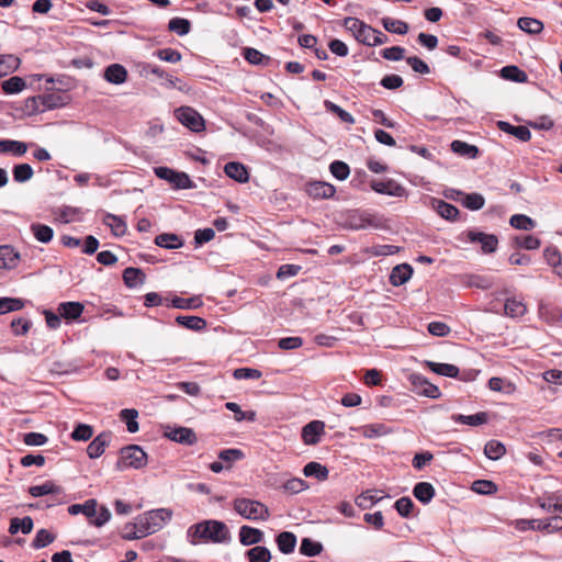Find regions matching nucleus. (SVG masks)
<instances>
[{
    "label": "nucleus",
    "mask_w": 562,
    "mask_h": 562,
    "mask_svg": "<svg viewBox=\"0 0 562 562\" xmlns=\"http://www.w3.org/2000/svg\"><path fill=\"white\" fill-rule=\"evenodd\" d=\"M190 543L196 544L200 540L223 543L231 540L227 526L220 520H204L192 525L187 532Z\"/></svg>",
    "instance_id": "1"
},
{
    "label": "nucleus",
    "mask_w": 562,
    "mask_h": 562,
    "mask_svg": "<svg viewBox=\"0 0 562 562\" xmlns=\"http://www.w3.org/2000/svg\"><path fill=\"white\" fill-rule=\"evenodd\" d=\"M173 510L168 507L155 508L136 517V526L140 536H150L160 531L167 524L171 521Z\"/></svg>",
    "instance_id": "2"
},
{
    "label": "nucleus",
    "mask_w": 562,
    "mask_h": 562,
    "mask_svg": "<svg viewBox=\"0 0 562 562\" xmlns=\"http://www.w3.org/2000/svg\"><path fill=\"white\" fill-rule=\"evenodd\" d=\"M344 26L363 45L379 46L387 42V36L384 33L366 24L358 18H345Z\"/></svg>",
    "instance_id": "3"
},
{
    "label": "nucleus",
    "mask_w": 562,
    "mask_h": 562,
    "mask_svg": "<svg viewBox=\"0 0 562 562\" xmlns=\"http://www.w3.org/2000/svg\"><path fill=\"white\" fill-rule=\"evenodd\" d=\"M233 509L243 518L252 521H266L270 517L268 506L259 501L237 497L233 501Z\"/></svg>",
    "instance_id": "4"
},
{
    "label": "nucleus",
    "mask_w": 562,
    "mask_h": 562,
    "mask_svg": "<svg viewBox=\"0 0 562 562\" xmlns=\"http://www.w3.org/2000/svg\"><path fill=\"white\" fill-rule=\"evenodd\" d=\"M342 226L351 231H361L370 227L379 228L382 226V221L369 211L350 210L344 216Z\"/></svg>",
    "instance_id": "5"
},
{
    "label": "nucleus",
    "mask_w": 562,
    "mask_h": 562,
    "mask_svg": "<svg viewBox=\"0 0 562 562\" xmlns=\"http://www.w3.org/2000/svg\"><path fill=\"white\" fill-rule=\"evenodd\" d=\"M147 464V453L137 445L123 447L120 450V457L115 468L120 471L126 469L139 470Z\"/></svg>",
    "instance_id": "6"
},
{
    "label": "nucleus",
    "mask_w": 562,
    "mask_h": 562,
    "mask_svg": "<svg viewBox=\"0 0 562 562\" xmlns=\"http://www.w3.org/2000/svg\"><path fill=\"white\" fill-rule=\"evenodd\" d=\"M409 382L412 384L413 392H415L417 395L426 396L429 398H439L441 396L439 387L430 383L427 378L420 373L411 374Z\"/></svg>",
    "instance_id": "7"
},
{
    "label": "nucleus",
    "mask_w": 562,
    "mask_h": 562,
    "mask_svg": "<svg viewBox=\"0 0 562 562\" xmlns=\"http://www.w3.org/2000/svg\"><path fill=\"white\" fill-rule=\"evenodd\" d=\"M179 122L192 132H201L204 130L203 117L190 106H181L176 111Z\"/></svg>",
    "instance_id": "8"
},
{
    "label": "nucleus",
    "mask_w": 562,
    "mask_h": 562,
    "mask_svg": "<svg viewBox=\"0 0 562 562\" xmlns=\"http://www.w3.org/2000/svg\"><path fill=\"white\" fill-rule=\"evenodd\" d=\"M370 187L374 192L380 194L396 198H402L406 195V189L393 179H387L384 181L372 180Z\"/></svg>",
    "instance_id": "9"
},
{
    "label": "nucleus",
    "mask_w": 562,
    "mask_h": 562,
    "mask_svg": "<svg viewBox=\"0 0 562 562\" xmlns=\"http://www.w3.org/2000/svg\"><path fill=\"white\" fill-rule=\"evenodd\" d=\"M467 235L469 241L481 244V249L484 254H492L496 251L498 238L495 235L475 231H469Z\"/></svg>",
    "instance_id": "10"
},
{
    "label": "nucleus",
    "mask_w": 562,
    "mask_h": 562,
    "mask_svg": "<svg viewBox=\"0 0 562 562\" xmlns=\"http://www.w3.org/2000/svg\"><path fill=\"white\" fill-rule=\"evenodd\" d=\"M325 424L322 420H312L302 428V440L305 445L314 446L321 441Z\"/></svg>",
    "instance_id": "11"
},
{
    "label": "nucleus",
    "mask_w": 562,
    "mask_h": 562,
    "mask_svg": "<svg viewBox=\"0 0 562 562\" xmlns=\"http://www.w3.org/2000/svg\"><path fill=\"white\" fill-rule=\"evenodd\" d=\"M305 190L308 196L313 199H329L336 192L333 184L323 181L308 182Z\"/></svg>",
    "instance_id": "12"
},
{
    "label": "nucleus",
    "mask_w": 562,
    "mask_h": 562,
    "mask_svg": "<svg viewBox=\"0 0 562 562\" xmlns=\"http://www.w3.org/2000/svg\"><path fill=\"white\" fill-rule=\"evenodd\" d=\"M166 436L178 443L193 446L198 441V437L193 429L188 427H176L166 432Z\"/></svg>",
    "instance_id": "13"
},
{
    "label": "nucleus",
    "mask_w": 562,
    "mask_h": 562,
    "mask_svg": "<svg viewBox=\"0 0 562 562\" xmlns=\"http://www.w3.org/2000/svg\"><path fill=\"white\" fill-rule=\"evenodd\" d=\"M431 207L440 215L442 218L447 221L454 222L458 220L460 214L457 206L450 204L443 200L431 198L430 200Z\"/></svg>",
    "instance_id": "14"
},
{
    "label": "nucleus",
    "mask_w": 562,
    "mask_h": 562,
    "mask_svg": "<svg viewBox=\"0 0 562 562\" xmlns=\"http://www.w3.org/2000/svg\"><path fill=\"white\" fill-rule=\"evenodd\" d=\"M34 101L38 102L43 106V110H50L67 104L69 97L66 93L52 92L38 95L36 99H34Z\"/></svg>",
    "instance_id": "15"
},
{
    "label": "nucleus",
    "mask_w": 562,
    "mask_h": 562,
    "mask_svg": "<svg viewBox=\"0 0 562 562\" xmlns=\"http://www.w3.org/2000/svg\"><path fill=\"white\" fill-rule=\"evenodd\" d=\"M239 542L245 546L258 544L263 541V532L255 527L244 525L239 528L238 532Z\"/></svg>",
    "instance_id": "16"
},
{
    "label": "nucleus",
    "mask_w": 562,
    "mask_h": 562,
    "mask_svg": "<svg viewBox=\"0 0 562 562\" xmlns=\"http://www.w3.org/2000/svg\"><path fill=\"white\" fill-rule=\"evenodd\" d=\"M35 146L34 144H26L24 142L14 139H1L0 140V154H10L14 157L23 156L30 147Z\"/></svg>",
    "instance_id": "17"
},
{
    "label": "nucleus",
    "mask_w": 562,
    "mask_h": 562,
    "mask_svg": "<svg viewBox=\"0 0 562 562\" xmlns=\"http://www.w3.org/2000/svg\"><path fill=\"white\" fill-rule=\"evenodd\" d=\"M413 276V268L408 263L395 266L390 273L389 281L393 286H400L406 283Z\"/></svg>",
    "instance_id": "18"
},
{
    "label": "nucleus",
    "mask_w": 562,
    "mask_h": 562,
    "mask_svg": "<svg viewBox=\"0 0 562 562\" xmlns=\"http://www.w3.org/2000/svg\"><path fill=\"white\" fill-rule=\"evenodd\" d=\"M19 261L20 254L12 246H0V269H14L18 267Z\"/></svg>",
    "instance_id": "19"
},
{
    "label": "nucleus",
    "mask_w": 562,
    "mask_h": 562,
    "mask_svg": "<svg viewBox=\"0 0 562 562\" xmlns=\"http://www.w3.org/2000/svg\"><path fill=\"white\" fill-rule=\"evenodd\" d=\"M497 126L502 132L513 135L521 142H528L531 138V133L525 125H512L508 122L498 121Z\"/></svg>",
    "instance_id": "20"
},
{
    "label": "nucleus",
    "mask_w": 562,
    "mask_h": 562,
    "mask_svg": "<svg viewBox=\"0 0 562 562\" xmlns=\"http://www.w3.org/2000/svg\"><path fill=\"white\" fill-rule=\"evenodd\" d=\"M224 171L227 177L239 182L246 183L249 180V172L245 165L237 161H229L225 165Z\"/></svg>",
    "instance_id": "21"
},
{
    "label": "nucleus",
    "mask_w": 562,
    "mask_h": 562,
    "mask_svg": "<svg viewBox=\"0 0 562 562\" xmlns=\"http://www.w3.org/2000/svg\"><path fill=\"white\" fill-rule=\"evenodd\" d=\"M451 419L457 424L475 427L488 422V413L479 412L474 415L452 414Z\"/></svg>",
    "instance_id": "22"
},
{
    "label": "nucleus",
    "mask_w": 562,
    "mask_h": 562,
    "mask_svg": "<svg viewBox=\"0 0 562 562\" xmlns=\"http://www.w3.org/2000/svg\"><path fill=\"white\" fill-rule=\"evenodd\" d=\"M176 323L187 329L193 331H202L206 328V321L195 315H179L176 317Z\"/></svg>",
    "instance_id": "23"
},
{
    "label": "nucleus",
    "mask_w": 562,
    "mask_h": 562,
    "mask_svg": "<svg viewBox=\"0 0 562 562\" xmlns=\"http://www.w3.org/2000/svg\"><path fill=\"white\" fill-rule=\"evenodd\" d=\"M296 536L291 531H282L276 537L278 549L283 554H290L296 546Z\"/></svg>",
    "instance_id": "24"
},
{
    "label": "nucleus",
    "mask_w": 562,
    "mask_h": 562,
    "mask_svg": "<svg viewBox=\"0 0 562 562\" xmlns=\"http://www.w3.org/2000/svg\"><path fill=\"white\" fill-rule=\"evenodd\" d=\"M435 494V487L428 482H418L413 488V495L425 505L431 502Z\"/></svg>",
    "instance_id": "25"
},
{
    "label": "nucleus",
    "mask_w": 562,
    "mask_h": 562,
    "mask_svg": "<svg viewBox=\"0 0 562 562\" xmlns=\"http://www.w3.org/2000/svg\"><path fill=\"white\" fill-rule=\"evenodd\" d=\"M452 192L457 193L458 195H462L463 196L461 200L462 205L471 211H479L485 204V199L480 193H476V192L463 193L461 191H456V190H452Z\"/></svg>",
    "instance_id": "26"
},
{
    "label": "nucleus",
    "mask_w": 562,
    "mask_h": 562,
    "mask_svg": "<svg viewBox=\"0 0 562 562\" xmlns=\"http://www.w3.org/2000/svg\"><path fill=\"white\" fill-rule=\"evenodd\" d=\"M97 506H98L97 501L93 498H90V499L86 501L83 504L70 505L68 507V513L74 516L78 515V514H82L87 518H93L94 515L97 514Z\"/></svg>",
    "instance_id": "27"
},
{
    "label": "nucleus",
    "mask_w": 562,
    "mask_h": 562,
    "mask_svg": "<svg viewBox=\"0 0 562 562\" xmlns=\"http://www.w3.org/2000/svg\"><path fill=\"white\" fill-rule=\"evenodd\" d=\"M83 311V305L79 302H65L59 304L58 313L59 316L66 319H77Z\"/></svg>",
    "instance_id": "28"
},
{
    "label": "nucleus",
    "mask_w": 562,
    "mask_h": 562,
    "mask_svg": "<svg viewBox=\"0 0 562 562\" xmlns=\"http://www.w3.org/2000/svg\"><path fill=\"white\" fill-rule=\"evenodd\" d=\"M303 474L306 477H315L318 481H326L329 475L328 469L315 461H311L303 468Z\"/></svg>",
    "instance_id": "29"
},
{
    "label": "nucleus",
    "mask_w": 562,
    "mask_h": 562,
    "mask_svg": "<svg viewBox=\"0 0 562 562\" xmlns=\"http://www.w3.org/2000/svg\"><path fill=\"white\" fill-rule=\"evenodd\" d=\"M155 244L166 249H178L183 246V241L177 234L162 233L155 238Z\"/></svg>",
    "instance_id": "30"
},
{
    "label": "nucleus",
    "mask_w": 562,
    "mask_h": 562,
    "mask_svg": "<svg viewBox=\"0 0 562 562\" xmlns=\"http://www.w3.org/2000/svg\"><path fill=\"white\" fill-rule=\"evenodd\" d=\"M124 284L127 288H136L145 281V273L139 268L128 267L123 271Z\"/></svg>",
    "instance_id": "31"
},
{
    "label": "nucleus",
    "mask_w": 562,
    "mask_h": 562,
    "mask_svg": "<svg viewBox=\"0 0 562 562\" xmlns=\"http://www.w3.org/2000/svg\"><path fill=\"white\" fill-rule=\"evenodd\" d=\"M63 488L56 485L53 481H46L40 485H33L29 487V493L33 497H41L49 494H60Z\"/></svg>",
    "instance_id": "32"
},
{
    "label": "nucleus",
    "mask_w": 562,
    "mask_h": 562,
    "mask_svg": "<svg viewBox=\"0 0 562 562\" xmlns=\"http://www.w3.org/2000/svg\"><path fill=\"white\" fill-rule=\"evenodd\" d=\"M426 364L434 373L442 376L458 378L460 372L457 366L450 363L427 361Z\"/></svg>",
    "instance_id": "33"
},
{
    "label": "nucleus",
    "mask_w": 562,
    "mask_h": 562,
    "mask_svg": "<svg viewBox=\"0 0 562 562\" xmlns=\"http://www.w3.org/2000/svg\"><path fill=\"white\" fill-rule=\"evenodd\" d=\"M241 55L251 65L268 66L271 61L270 56H267L252 47H245Z\"/></svg>",
    "instance_id": "34"
},
{
    "label": "nucleus",
    "mask_w": 562,
    "mask_h": 562,
    "mask_svg": "<svg viewBox=\"0 0 562 562\" xmlns=\"http://www.w3.org/2000/svg\"><path fill=\"white\" fill-rule=\"evenodd\" d=\"M33 530V519L30 516L24 518H12L9 526V532L15 535L21 531L23 535H29Z\"/></svg>",
    "instance_id": "35"
},
{
    "label": "nucleus",
    "mask_w": 562,
    "mask_h": 562,
    "mask_svg": "<svg viewBox=\"0 0 562 562\" xmlns=\"http://www.w3.org/2000/svg\"><path fill=\"white\" fill-rule=\"evenodd\" d=\"M137 417L138 412L135 408H124L120 412V419L125 423L126 429L131 434H135L139 429Z\"/></svg>",
    "instance_id": "36"
},
{
    "label": "nucleus",
    "mask_w": 562,
    "mask_h": 562,
    "mask_svg": "<svg viewBox=\"0 0 562 562\" xmlns=\"http://www.w3.org/2000/svg\"><path fill=\"white\" fill-rule=\"evenodd\" d=\"M451 150L460 156L472 159L476 158L480 154V150L475 145H471L462 140H453L451 143Z\"/></svg>",
    "instance_id": "37"
},
{
    "label": "nucleus",
    "mask_w": 562,
    "mask_h": 562,
    "mask_svg": "<svg viewBox=\"0 0 562 562\" xmlns=\"http://www.w3.org/2000/svg\"><path fill=\"white\" fill-rule=\"evenodd\" d=\"M517 25L521 31L532 35L541 33L544 27L540 20L528 16L519 18Z\"/></svg>",
    "instance_id": "38"
},
{
    "label": "nucleus",
    "mask_w": 562,
    "mask_h": 562,
    "mask_svg": "<svg viewBox=\"0 0 562 562\" xmlns=\"http://www.w3.org/2000/svg\"><path fill=\"white\" fill-rule=\"evenodd\" d=\"M127 79V70L121 64H112L108 66V82L121 85Z\"/></svg>",
    "instance_id": "39"
},
{
    "label": "nucleus",
    "mask_w": 562,
    "mask_h": 562,
    "mask_svg": "<svg viewBox=\"0 0 562 562\" xmlns=\"http://www.w3.org/2000/svg\"><path fill=\"white\" fill-rule=\"evenodd\" d=\"M20 58L15 55H0V77L16 70L20 66Z\"/></svg>",
    "instance_id": "40"
},
{
    "label": "nucleus",
    "mask_w": 562,
    "mask_h": 562,
    "mask_svg": "<svg viewBox=\"0 0 562 562\" xmlns=\"http://www.w3.org/2000/svg\"><path fill=\"white\" fill-rule=\"evenodd\" d=\"M505 446L498 440L492 439L485 443L484 454L490 460H498L505 454Z\"/></svg>",
    "instance_id": "41"
},
{
    "label": "nucleus",
    "mask_w": 562,
    "mask_h": 562,
    "mask_svg": "<svg viewBox=\"0 0 562 562\" xmlns=\"http://www.w3.org/2000/svg\"><path fill=\"white\" fill-rule=\"evenodd\" d=\"M168 30L179 36H184L191 31V22L184 18H172L168 22Z\"/></svg>",
    "instance_id": "42"
},
{
    "label": "nucleus",
    "mask_w": 562,
    "mask_h": 562,
    "mask_svg": "<svg viewBox=\"0 0 562 562\" xmlns=\"http://www.w3.org/2000/svg\"><path fill=\"white\" fill-rule=\"evenodd\" d=\"M249 562H270L271 552L267 547L256 546L246 551Z\"/></svg>",
    "instance_id": "43"
},
{
    "label": "nucleus",
    "mask_w": 562,
    "mask_h": 562,
    "mask_svg": "<svg viewBox=\"0 0 562 562\" xmlns=\"http://www.w3.org/2000/svg\"><path fill=\"white\" fill-rule=\"evenodd\" d=\"M502 77L518 83L526 82L528 79L527 74L517 66H505L501 70Z\"/></svg>",
    "instance_id": "44"
},
{
    "label": "nucleus",
    "mask_w": 562,
    "mask_h": 562,
    "mask_svg": "<svg viewBox=\"0 0 562 562\" xmlns=\"http://www.w3.org/2000/svg\"><path fill=\"white\" fill-rule=\"evenodd\" d=\"M12 175L15 182L24 183L33 178L34 171L31 165L19 164L13 167Z\"/></svg>",
    "instance_id": "45"
},
{
    "label": "nucleus",
    "mask_w": 562,
    "mask_h": 562,
    "mask_svg": "<svg viewBox=\"0 0 562 562\" xmlns=\"http://www.w3.org/2000/svg\"><path fill=\"white\" fill-rule=\"evenodd\" d=\"M31 231H32L34 237L40 243H44V244L49 243L54 236V231L52 227L44 225V224H40V223L32 224Z\"/></svg>",
    "instance_id": "46"
},
{
    "label": "nucleus",
    "mask_w": 562,
    "mask_h": 562,
    "mask_svg": "<svg viewBox=\"0 0 562 562\" xmlns=\"http://www.w3.org/2000/svg\"><path fill=\"white\" fill-rule=\"evenodd\" d=\"M105 451V435L99 434L88 446L87 453L91 459L99 458Z\"/></svg>",
    "instance_id": "47"
},
{
    "label": "nucleus",
    "mask_w": 562,
    "mask_h": 562,
    "mask_svg": "<svg viewBox=\"0 0 562 562\" xmlns=\"http://www.w3.org/2000/svg\"><path fill=\"white\" fill-rule=\"evenodd\" d=\"M488 387L494 392H503L505 394H513L516 391L514 383L498 376H493L488 380Z\"/></svg>",
    "instance_id": "48"
},
{
    "label": "nucleus",
    "mask_w": 562,
    "mask_h": 562,
    "mask_svg": "<svg viewBox=\"0 0 562 562\" xmlns=\"http://www.w3.org/2000/svg\"><path fill=\"white\" fill-rule=\"evenodd\" d=\"M504 310H505V314L507 316L519 317V316H522L526 313L527 307H526V305L521 301L516 300L515 297H513V299H507L506 300L505 305H504Z\"/></svg>",
    "instance_id": "49"
},
{
    "label": "nucleus",
    "mask_w": 562,
    "mask_h": 562,
    "mask_svg": "<svg viewBox=\"0 0 562 562\" xmlns=\"http://www.w3.org/2000/svg\"><path fill=\"white\" fill-rule=\"evenodd\" d=\"M323 551V544L311 538H303L300 546V552L306 557H316Z\"/></svg>",
    "instance_id": "50"
},
{
    "label": "nucleus",
    "mask_w": 562,
    "mask_h": 562,
    "mask_svg": "<svg viewBox=\"0 0 562 562\" xmlns=\"http://www.w3.org/2000/svg\"><path fill=\"white\" fill-rule=\"evenodd\" d=\"M382 24H383L384 29L390 33L404 35L408 32V24L401 20H395L392 18H383Z\"/></svg>",
    "instance_id": "51"
},
{
    "label": "nucleus",
    "mask_w": 562,
    "mask_h": 562,
    "mask_svg": "<svg viewBox=\"0 0 562 562\" xmlns=\"http://www.w3.org/2000/svg\"><path fill=\"white\" fill-rule=\"evenodd\" d=\"M244 457V452L236 448L224 449L218 452V459L222 463H226V469H229L234 462L241 460Z\"/></svg>",
    "instance_id": "52"
},
{
    "label": "nucleus",
    "mask_w": 562,
    "mask_h": 562,
    "mask_svg": "<svg viewBox=\"0 0 562 562\" xmlns=\"http://www.w3.org/2000/svg\"><path fill=\"white\" fill-rule=\"evenodd\" d=\"M390 432L384 424H370L361 427V434L364 438L373 439L385 436Z\"/></svg>",
    "instance_id": "53"
},
{
    "label": "nucleus",
    "mask_w": 562,
    "mask_h": 562,
    "mask_svg": "<svg viewBox=\"0 0 562 562\" xmlns=\"http://www.w3.org/2000/svg\"><path fill=\"white\" fill-rule=\"evenodd\" d=\"M202 300L199 296H192L189 299L175 296L171 301V306L181 310H194L202 305Z\"/></svg>",
    "instance_id": "54"
},
{
    "label": "nucleus",
    "mask_w": 562,
    "mask_h": 562,
    "mask_svg": "<svg viewBox=\"0 0 562 562\" xmlns=\"http://www.w3.org/2000/svg\"><path fill=\"white\" fill-rule=\"evenodd\" d=\"M375 490H368L357 497L356 504L361 508H369L383 498Z\"/></svg>",
    "instance_id": "55"
},
{
    "label": "nucleus",
    "mask_w": 562,
    "mask_h": 562,
    "mask_svg": "<svg viewBox=\"0 0 562 562\" xmlns=\"http://www.w3.org/2000/svg\"><path fill=\"white\" fill-rule=\"evenodd\" d=\"M509 224L513 227H515L517 229H522V231H531L536 226V222L531 217H529L525 214L513 215L509 218Z\"/></svg>",
    "instance_id": "56"
},
{
    "label": "nucleus",
    "mask_w": 562,
    "mask_h": 562,
    "mask_svg": "<svg viewBox=\"0 0 562 562\" xmlns=\"http://www.w3.org/2000/svg\"><path fill=\"white\" fill-rule=\"evenodd\" d=\"M108 226L111 228V232L114 236L120 237L125 235L127 225L125 221L116 215L108 213Z\"/></svg>",
    "instance_id": "57"
},
{
    "label": "nucleus",
    "mask_w": 562,
    "mask_h": 562,
    "mask_svg": "<svg viewBox=\"0 0 562 562\" xmlns=\"http://www.w3.org/2000/svg\"><path fill=\"white\" fill-rule=\"evenodd\" d=\"M324 105H325L327 111H329L333 114H336L344 123H347V124H353L355 123V117L349 112L344 110L341 106H339V105H337L334 102L328 101V100H326L324 102Z\"/></svg>",
    "instance_id": "58"
},
{
    "label": "nucleus",
    "mask_w": 562,
    "mask_h": 562,
    "mask_svg": "<svg viewBox=\"0 0 562 562\" xmlns=\"http://www.w3.org/2000/svg\"><path fill=\"white\" fill-rule=\"evenodd\" d=\"M515 527L519 531H527V530L544 531V529H546V526L543 525V520H541V519H518V520H516Z\"/></svg>",
    "instance_id": "59"
},
{
    "label": "nucleus",
    "mask_w": 562,
    "mask_h": 562,
    "mask_svg": "<svg viewBox=\"0 0 562 562\" xmlns=\"http://www.w3.org/2000/svg\"><path fill=\"white\" fill-rule=\"evenodd\" d=\"M514 243L517 247L533 250L540 247V239L533 235L516 236Z\"/></svg>",
    "instance_id": "60"
},
{
    "label": "nucleus",
    "mask_w": 562,
    "mask_h": 562,
    "mask_svg": "<svg viewBox=\"0 0 562 562\" xmlns=\"http://www.w3.org/2000/svg\"><path fill=\"white\" fill-rule=\"evenodd\" d=\"M25 88V81L21 77H11L2 82V90L7 94L21 92Z\"/></svg>",
    "instance_id": "61"
},
{
    "label": "nucleus",
    "mask_w": 562,
    "mask_h": 562,
    "mask_svg": "<svg viewBox=\"0 0 562 562\" xmlns=\"http://www.w3.org/2000/svg\"><path fill=\"white\" fill-rule=\"evenodd\" d=\"M330 173L337 179V180H346L349 177L350 168L349 166L341 160H335L329 165Z\"/></svg>",
    "instance_id": "62"
},
{
    "label": "nucleus",
    "mask_w": 562,
    "mask_h": 562,
    "mask_svg": "<svg viewBox=\"0 0 562 562\" xmlns=\"http://www.w3.org/2000/svg\"><path fill=\"white\" fill-rule=\"evenodd\" d=\"M24 303L20 299L1 297L0 299V315L23 308Z\"/></svg>",
    "instance_id": "63"
},
{
    "label": "nucleus",
    "mask_w": 562,
    "mask_h": 562,
    "mask_svg": "<svg viewBox=\"0 0 562 562\" xmlns=\"http://www.w3.org/2000/svg\"><path fill=\"white\" fill-rule=\"evenodd\" d=\"M394 507L400 516L408 518L412 516L415 505L409 497L404 496L395 502Z\"/></svg>",
    "instance_id": "64"
}]
</instances>
